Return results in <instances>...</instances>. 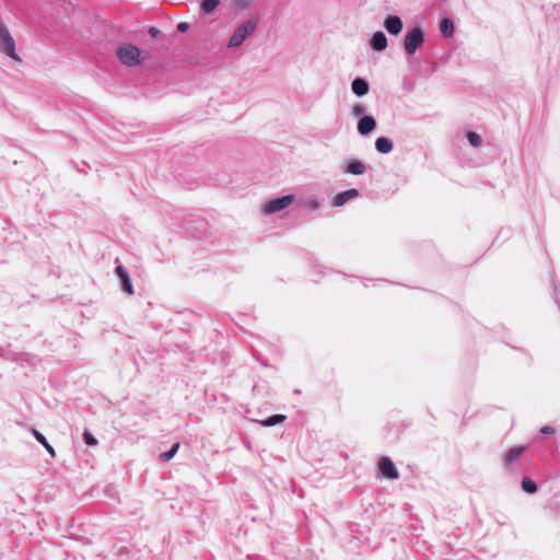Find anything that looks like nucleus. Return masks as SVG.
Segmentation results:
<instances>
[{"instance_id":"b1692460","label":"nucleus","mask_w":560,"mask_h":560,"mask_svg":"<svg viewBox=\"0 0 560 560\" xmlns=\"http://www.w3.org/2000/svg\"><path fill=\"white\" fill-rule=\"evenodd\" d=\"M83 441L89 446H94V445L97 444L96 438L88 429H85L84 432H83Z\"/></svg>"},{"instance_id":"f257e3e1","label":"nucleus","mask_w":560,"mask_h":560,"mask_svg":"<svg viewBox=\"0 0 560 560\" xmlns=\"http://www.w3.org/2000/svg\"><path fill=\"white\" fill-rule=\"evenodd\" d=\"M259 16L257 14L252 15L247 21L241 23L233 32L228 47L236 48L240 47L247 37H249L257 28Z\"/></svg>"},{"instance_id":"f3484780","label":"nucleus","mask_w":560,"mask_h":560,"mask_svg":"<svg viewBox=\"0 0 560 560\" xmlns=\"http://www.w3.org/2000/svg\"><path fill=\"white\" fill-rule=\"evenodd\" d=\"M32 433H33V436L35 438V440L40 443L45 448L46 451L49 453V455L51 457H55L56 456V452H55V448L49 444V442L47 441V439L45 438L44 434H42L39 431H37L36 429H33L32 430Z\"/></svg>"},{"instance_id":"20e7f679","label":"nucleus","mask_w":560,"mask_h":560,"mask_svg":"<svg viewBox=\"0 0 560 560\" xmlns=\"http://www.w3.org/2000/svg\"><path fill=\"white\" fill-rule=\"evenodd\" d=\"M117 57L128 67H135L140 63V50L131 44L120 46L117 49Z\"/></svg>"},{"instance_id":"cd10ccee","label":"nucleus","mask_w":560,"mask_h":560,"mask_svg":"<svg viewBox=\"0 0 560 560\" xmlns=\"http://www.w3.org/2000/svg\"><path fill=\"white\" fill-rule=\"evenodd\" d=\"M540 433L546 435H552L556 433V429L551 425H544L540 428Z\"/></svg>"},{"instance_id":"6ab92c4d","label":"nucleus","mask_w":560,"mask_h":560,"mask_svg":"<svg viewBox=\"0 0 560 560\" xmlns=\"http://www.w3.org/2000/svg\"><path fill=\"white\" fill-rule=\"evenodd\" d=\"M285 416L283 415H273L265 419L261 423L264 427L270 428L277 425L285 420Z\"/></svg>"},{"instance_id":"a878e982","label":"nucleus","mask_w":560,"mask_h":560,"mask_svg":"<svg viewBox=\"0 0 560 560\" xmlns=\"http://www.w3.org/2000/svg\"><path fill=\"white\" fill-rule=\"evenodd\" d=\"M253 0H235L234 7L236 11H244L248 9L252 4Z\"/></svg>"},{"instance_id":"4468645a","label":"nucleus","mask_w":560,"mask_h":560,"mask_svg":"<svg viewBox=\"0 0 560 560\" xmlns=\"http://www.w3.org/2000/svg\"><path fill=\"white\" fill-rule=\"evenodd\" d=\"M525 446H513L510 447L503 457L504 466L509 467L512 465L517 458L522 456V454L525 452Z\"/></svg>"},{"instance_id":"39448f33","label":"nucleus","mask_w":560,"mask_h":560,"mask_svg":"<svg viewBox=\"0 0 560 560\" xmlns=\"http://www.w3.org/2000/svg\"><path fill=\"white\" fill-rule=\"evenodd\" d=\"M294 195H285L282 197L275 198L264 206V212L266 214H272L288 208L293 201Z\"/></svg>"},{"instance_id":"4be33fe9","label":"nucleus","mask_w":560,"mask_h":560,"mask_svg":"<svg viewBox=\"0 0 560 560\" xmlns=\"http://www.w3.org/2000/svg\"><path fill=\"white\" fill-rule=\"evenodd\" d=\"M467 140H468L469 144L474 148H478L482 143V139H481L480 135H478L475 131L467 132Z\"/></svg>"},{"instance_id":"6e6552de","label":"nucleus","mask_w":560,"mask_h":560,"mask_svg":"<svg viewBox=\"0 0 560 560\" xmlns=\"http://www.w3.org/2000/svg\"><path fill=\"white\" fill-rule=\"evenodd\" d=\"M376 128V120L371 115H363L357 125L358 132L361 136H368L373 132Z\"/></svg>"},{"instance_id":"bb28decb","label":"nucleus","mask_w":560,"mask_h":560,"mask_svg":"<svg viewBox=\"0 0 560 560\" xmlns=\"http://www.w3.org/2000/svg\"><path fill=\"white\" fill-rule=\"evenodd\" d=\"M365 112V107L362 104H355L351 108V114L353 116H361Z\"/></svg>"},{"instance_id":"ddd939ff","label":"nucleus","mask_w":560,"mask_h":560,"mask_svg":"<svg viewBox=\"0 0 560 560\" xmlns=\"http://www.w3.org/2000/svg\"><path fill=\"white\" fill-rule=\"evenodd\" d=\"M369 90H370V84L363 78H355L351 82V91L358 97H362V96L366 95L369 93Z\"/></svg>"},{"instance_id":"423d86ee","label":"nucleus","mask_w":560,"mask_h":560,"mask_svg":"<svg viewBox=\"0 0 560 560\" xmlns=\"http://www.w3.org/2000/svg\"><path fill=\"white\" fill-rule=\"evenodd\" d=\"M378 469L388 479H398L399 472L388 456H382L378 460Z\"/></svg>"},{"instance_id":"2eb2a0df","label":"nucleus","mask_w":560,"mask_h":560,"mask_svg":"<svg viewBox=\"0 0 560 560\" xmlns=\"http://www.w3.org/2000/svg\"><path fill=\"white\" fill-rule=\"evenodd\" d=\"M394 143L387 137H378L375 140V149L378 153L388 154L393 151Z\"/></svg>"},{"instance_id":"f8f14e48","label":"nucleus","mask_w":560,"mask_h":560,"mask_svg":"<svg viewBox=\"0 0 560 560\" xmlns=\"http://www.w3.org/2000/svg\"><path fill=\"white\" fill-rule=\"evenodd\" d=\"M370 46L375 51H383L387 47V37L382 31L375 32L371 39H370Z\"/></svg>"},{"instance_id":"7ed1b4c3","label":"nucleus","mask_w":560,"mask_h":560,"mask_svg":"<svg viewBox=\"0 0 560 560\" xmlns=\"http://www.w3.org/2000/svg\"><path fill=\"white\" fill-rule=\"evenodd\" d=\"M0 50L14 60H20L15 51V40L4 23H0Z\"/></svg>"},{"instance_id":"f03ea898","label":"nucleus","mask_w":560,"mask_h":560,"mask_svg":"<svg viewBox=\"0 0 560 560\" xmlns=\"http://www.w3.org/2000/svg\"><path fill=\"white\" fill-rule=\"evenodd\" d=\"M424 43V33L420 26L409 30L404 38V48L408 56H412Z\"/></svg>"},{"instance_id":"393cba45","label":"nucleus","mask_w":560,"mask_h":560,"mask_svg":"<svg viewBox=\"0 0 560 560\" xmlns=\"http://www.w3.org/2000/svg\"><path fill=\"white\" fill-rule=\"evenodd\" d=\"M301 206L310 210H316L319 208V201L314 198H308L303 200Z\"/></svg>"},{"instance_id":"c756f323","label":"nucleus","mask_w":560,"mask_h":560,"mask_svg":"<svg viewBox=\"0 0 560 560\" xmlns=\"http://www.w3.org/2000/svg\"><path fill=\"white\" fill-rule=\"evenodd\" d=\"M149 34H150L153 38H155V37L160 34V30H158V28H156V27H154V26H151V27L149 28Z\"/></svg>"},{"instance_id":"aec40b11","label":"nucleus","mask_w":560,"mask_h":560,"mask_svg":"<svg viewBox=\"0 0 560 560\" xmlns=\"http://www.w3.org/2000/svg\"><path fill=\"white\" fill-rule=\"evenodd\" d=\"M219 4L220 0H203L201 3V10L203 13L209 14L213 12Z\"/></svg>"},{"instance_id":"0eeeda50","label":"nucleus","mask_w":560,"mask_h":560,"mask_svg":"<svg viewBox=\"0 0 560 560\" xmlns=\"http://www.w3.org/2000/svg\"><path fill=\"white\" fill-rule=\"evenodd\" d=\"M115 273L120 281V289L127 294L132 295L135 291L126 268L122 265H117L115 268Z\"/></svg>"},{"instance_id":"5701e85b","label":"nucleus","mask_w":560,"mask_h":560,"mask_svg":"<svg viewBox=\"0 0 560 560\" xmlns=\"http://www.w3.org/2000/svg\"><path fill=\"white\" fill-rule=\"evenodd\" d=\"M0 358L10 361H15L18 359V354L11 351L9 348L0 347Z\"/></svg>"},{"instance_id":"1a4fd4ad","label":"nucleus","mask_w":560,"mask_h":560,"mask_svg":"<svg viewBox=\"0 0 560 560\" xmlns=\"http://www.w3.org/2000/svg\"><path fill=\"white\" fill-rule=\"evenodd\" d=\"M342 170L346 174L359 176L366 172L368 166L362 161L351 159L345 162Z\"/></svg>"},{"instance_id":"9b49d317","label":"nucleus","mask_w":560,"mask_h":560,"mask_svg":"<svg viewBox=\"0 0 560 560\" xmlns=\"http://www.w3.org/2000/svg\"><path fill=\"white\" fill-rule=\"evenodd\" d=\"M360 196V191L357 188H351L341 192H338L334 200L332 205L335 207H342L348 201L353 200Z\"/></svg>"},{"instance_id":"9d476101","label":"nucleus","mask_w":560,"mask_h":560,"mask_svg":"<svg viewBox=\"0 0 560 560\" xmlns=\"http://www.w3.org/2000/svg\"><path fill=\"white\" fill-rule=\"evenodd\" d=\"M384 27L390 35H398L404 27L402 21L398 15H388L384 20Z\"/></svg>"},{"instance_id":"412c9836","label":"nucleus","mask_w":560,"mask_h":560,"mask_svg":"<svg viewBox=\"0 0 560 560\" xmlns=\"http://www.w3.org/2000/svg\"><path fill=\"white\" fill-rule=\"evenodd\" d=\"M178 448H179V443L178 442L174 443L172 445V447L167 452H164V453L160 454V459L162 462L171 460L175 456V454L177 453Z\"/></svg>"},{"instance_id":"c85d7f7f","label":"nucleus","mask_w":560,"mask_h":560,"mask_svg":"<svg viewBox=\"0 0 560 560\" xmlns=\"http://www.w3.org/2000/svg\"><path fill=\"white\" fill-rule=\"evenodd\" d=\"M189 25L186 22H180L177 24V31L180 33H185L188 30Z\"/></svg>"},{"instance_id":"a211bd4d","label":"nucleus","mask_w":560,"mask_h":560,"mask_svg":"<svg viewBox=\"0 0 560 560\" xmlns=\"http://www.w3.org/2000/svg\"><path fill=\"white\" fill-rule=\"evenodd\" d=\"M522 489L524 492L528 494H534L537 492L538 487L537 483L529 477H524L522 479Z\"/></svg>"},{"instance_id":"dca6fc26","label":"nucleus","mask_w":560,"mask_h":560,"mask_svg":"<svg viewBox=\"0 0 560 560\" xmlns=\"http://www.w3.org/2000/svg\"><path fill=\"white\" fill-rule=\"evenodd\" d=\"M439 28L441 34L446 38H451L454 35L455 26L450 18H443L440 21Z\"/></svg>"}]
</instances>
